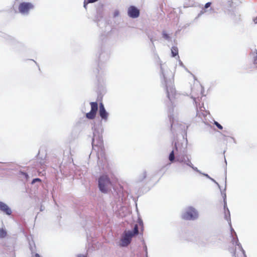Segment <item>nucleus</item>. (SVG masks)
<instances>
[{"instance_id": "obj_18", "label": "nucleus", "mask_w": 257, "mask_h": 257, "mask_svg": "<svg viewBox=\"0 0 257 257\" xmlns=\"http://www.w3.org/2000/svg\"><path fill=\"white\" fill-rule=\"evenodd\" d=\"M97 0H88L87 2L86 1L84 2V7L86 8V5L88 3H92L96 2Z\"/></svg>"}, {"instance_id": "obj_21", "label": "nucleus", "mask_w": 257, "mask_h": 257, "mask_svg": "<svg viewBox=\"0 0 257 257\" xmlns=\"http://www.w3.org/2000/svg\"><path fill=\"white\" fill-rule=\"evenodd\" d=\"M41 180L39 178H35V179H34L32 182V184H34L35 183V182H41Z\"/></svg>"}, {"instance_id": "obj_3", "label": "nucleus", "mask_w": 257, "mask_h": 257, "mask_svg": "<svg viewBox=\"0 0 257 257\" xmlns=\"http://www.w3.org/2000/svg\"><path fill=\"white\" fill-rule=\"evenodd\" d=\"M92 145L94 150L97 152L104 151L103 142L101 137L94 136L92 139Z\"/></svg>"}, {"instance_id": "obj_4", "label": "nucleus", "mask_w": 257, "mask_h": 257, "mask_svg": "<svg viewBox=\"0 0 257 257\" xmlns=\"http://www.w3.org/2000/svg\"><path fill=\"white\" fill-rule=\"evenodd\" d=\"M167 96L171 102H174L177 99L178 94L173 85H169L166 87Z\"/></svg>"}, {"instance_id": "obj_13", "label": "nucleus", "mask_w": 257, "mask_h": 257, "mask_svg": "<svg viewBox=\"0 0 257 257\" xmlns=\"http://www.w3.org/2000/svg\"><path fill=\"white\" fill-rule=\"evenodd\" d=\"M171 54L172 57H176L178 56V58H179L178 56V49L176 46H173L171 48Z\"/></svg>"}, {"instance_id": "obj_11", "label": "nucleus", "mask_w": 257, "mask_h": 257, "mask_svg": "<svg viewBox=\"0 0 257 257\" xmlns=\"http://www.w3.org/2000/svg\"><path fill=\"white\" fill-rule=\"evenodd\" d=\"M224 203H223V210H224V218L227 221L230 220V212L229 210L227 207V204L225 201V199H224Z\"/></svg>"}, {"instance_id": "obj_9", "label": "nucleus", "mask_w": 257, "mask_h": 257, "mask_svg": "<svg viewBox=\"0 0 257 257\" xmlns=\"http://www.w3.org/2000/svg\"><path fill=\"white\" fill-rule=\"evenodd\" d=\"M237 247H235V251L233 255L235 257H246L244 250L241 246L238 244H237Z\"/></svg>"}, {"instance_id": "obj_20", "label": "nucleus", "mask_w": 257, "mask_h": 257, "mask_svg": "<svg viewBox=\"0 0 257 257\" xmlns=\"http://www.w3.org/2000/svg\"><path fill=\"white\" fill-rule=\"evenodd\" d=\"M198 216H199V214H198V212L195 211L194 210V216H193L194 219L197 218L198 217Z\"/></svg>"}, {"instance_id": "obj_5", "label": "nucleus", "mask_w": 257, "mask_h": 257, "mask_svg": "<svg viewBox=\"0 0 257 257\" xmlns=\"http://www.w3.org/2000/svg\"><path fill=\"white\" fill-rule=\"evenodd\" d=\"M33 8L34 5L31 3L23 2L19 6V11L23 14H28Z\"/></svg>"}, {"instance_id": "obj_28", "label": "nucleus", "mask_w": 257, "mask_h": 257, "mask_svg": "<svg viewBox=\"0 0 257 257\" xmlns=\"http://www.w3.org/2000/svg\"><path fill=\"white\" fill-rule=\"evenodd\" d=\"M140 225H143V222H140Z\"/></svg>"}, {"instance_id": "obj_8", "label": "nucleus", "mask_w": 257, "mask_h": 257, "mask_svg": "<svg viewBox=\"0 0 257 257\" xmlns=\"http://www.w3.org/2000/svg\"><path fill=\"white\" fill-rule=\"evenodd\" d=\"M127 13L128 16L133 18L138 17L140 15V11L134 6L129 7Z\"/></svg>"}, {"instance_id": "obj_23", "label": "nucleus", "mask_w": 257, "mask_h": 257, "mask_svg": "<svg viewBox=\"0 0 257 257\" xmlns=\"http://www.w3.org/2000/svg\"><path fill=\"white\" fill-rule=\"evenodd\" d=\"M23 175L26 176V177L27 178L28 177V175L26 173H23Z\"/></svg>"}, {"instance_id": "obj_10", "label": "nucleus", "mask_w": 257, "mask_h": 257, "mask_svg": "<svg viewBox=\"0 0 257 257\" xmlns=\"http://www.w3.org/2000/svg\"><path fill=\"white\" fill-rule=\"evenodd\" d=\"M0 211L6 214L7 215H11L12 213L11 209L5 203L0 201Z\"/></svg>"}, {"instance_id": "obj_25", "label": "nucleus", "mask_w": 257, "mask_h": 257, "mask_svg": "<svg viewBox=\"0 0 257 257\" xmlns=\"http://www.w3.org/2000/svg\"><path fill=\"white\" fill-rule=\"evenodd\" d=\"M118 12H117H117H115L114 16H116L118 15Z\"/></svg>"}, {"instance_id": "obj_17", "label": "nucleus", "mask_w": 257, "mask_h": 257, "mask_svg": "<svg viewBox=\"0 0 257 257\" xmlns=\"http://www.w3.org/2000/svg\"><path fill=\"white\" fill-rule=\"evenodd\" d=\"M162 35L163 37L165 39L168 40L170 38L169 34H168L165 31L163 32Z\"/></svg>"}, {"instance_id": "obj_6", "label": "nucleus", "mask_w": 257, "mask_h": 257, "mask_svg": "<svg viewBox=\"0 0 257 257\" xmlns=\"http://www.w3.org/2000/svg\"><path fill=\"white\" fill-rule=\"evenodd\" d=\"M91 106V110L86 114V117L90 119H94L96 116L98 110V104L96 102H91L90 103Z\"/></svg>"}, {"instance_id": "obj_1", "label": "nucleus", "mask_w": 257, "mask_h": 257, "mask_svg": "<svg viewBox=\"0 0 257 257\" xmlns=\"http://www.w3.org/2000/svg\"><path fill=\"white\" fill-rule=\"evenodd\" d=\"M139 233L138 225L135 224L133 231L125 230L120 239V245L127 246L131 242L132 238Z\"/></svg>"}, {"instance_id": "obj_15", "label": "nucleus", "mask_w": 257, "mask_h": 257, "mask_svg": "<svg viewBox=\"0 0 257 257\" xmlns=\"http://www.w3.org/2000/svg\"><path fill=\"white\" fill-rule=\"evenodd\" d=\"M175 159L174 151H172L169 155V160L171 162L173 161Z\"/></svg>"}, {"instance_id": "obj_24", "label": "nucleus", "mask_w": 257, "mask_h": 257, "mask_svg": "<svg viewBox=\"0 0 257 257\" xmlns=\"http://www.w3.org/2000/svg\"><path fill=\"white\" fill-rule=\"evenodd\" d=\"M35 257H40V255L38 253H36Z\"/></svg>"}, {"instance_id": "obj_7", "label": "nucleus", "mask_w": 257, "mask_h": 257, "mask_svg": "<svg viewBox=\"0 0 257 257\" xmlns=\"http://www.w3.org/2000/svg\"><path fill=\"white\" fill-rule=\"evenodd\" d=\"M99 114L101 119L107 121L108 117V113L106 111L104 105L102 102L99 103Z\"/></svg>"}, {"instance_id": "obj_19", "label": "nucleus", "mask_w": 257, "mask_h": 257, "mask_svg": "<svg viewBox=\"0 0 257 257\" xmlns=\"http://www.w3.org/2000/svg\"><path fill=\"white\" fill-rule=\"evenodd\" d=\"M214 124L219 129V130H222L223 127L221 125H220L218 122L214 121Z\"/></svg>"}, {"instance_id": "obj_16", "label": "nucleus", "mask_w": 257, "mask_h": 257, "mask_svg": "<svg viewBox=\"0 0 257 257\" xmlns=\"http://www.w3.org/2000/svg\"><path fill=\"white\" fill-rule=\"evenodd\" d=\"M211 3L210 2L207 3L204 7V8L202 9L201 11V13H204L205 12V9L209 8L211 6Z\"/></svg>"}, {"instance_id": "obj_22", "label": "nucleus", "mask_w": 257, "mask_h": 257, "mask_svg": "<svg viewBox=\"0 0 257 257\" xmlns=\"http://www.w3.org/2000/svg\"><path fill=\"white\" fill-rule=\"evenodd\" d=\"M253 63L254 64H257V55L254 58Z\"/></svg>"}, {"instance_id": "obj_12", "label": "nucleus", "mask_w": 257, "mask_h": 257, "mask_svg": "<svg viewBox=\"0 0 257 257\" xmlns=\"http://www.w3.org/2000/svg\"><path fill=\"white\" fill-rule=\"evenodd\" d=\"M193 217V212L192 210L186 211L182 215V218L185 220H190Z\"/></svg>"}, {"instance_id": "obj_27", "label": "nucleus", "mask_w": 257, "mask_h": 257, "mask_svg": "<svg viewBox=\"0 0 257 257\" xmlns=\"http://www.w3.org/2000/svg\"><path fill=\"white\" fill-rule=\"evenodd\" d=\"M175 148H176V151H178V147L177 146L176 144H175Z\"/></svg>"}, {"instance_id": "obj_14", "label": "nucleus", "mask_w": 257, "mask_h": 257, "mask_svg": "<svg viewBox=\"0 0 257 257\" xmlns=\"http://www.w3.org/2000/svg\"><path fill=\"white\" fill-rule=\"evenodd\" d=\"M7 232L3 228H0V238H4L7 236Z\"/></svg>"}, {"instance_id": "obj_2", "label": "nucleus", "mask_w": 257, "mask_h": 257, "mask_svg": "<svg viewBox=\"0 0 257 257\" xmlns=\"http://www.w3.org/2000/svg\"><path fill=\"white\" fill-rule=\"evenodd\" d=\"M111 185L110 179L107 175H102L98 179V187L103 193H106Z\"/></svg>"}, {"instance_id": "obj_26", "label": "nucleus", "mask_w": 257, "mask_h": 257, "mask_svg": "<svg viewBox=\"0 0 257 257\" xmlns=\"http://www.w3.org/2000/svg\"><path fill=\"white\" fill-rule=\"evenodd\" d=\"M254 22L255 23H257V17L254 19Z\"/></svg>"}]
</instances>
